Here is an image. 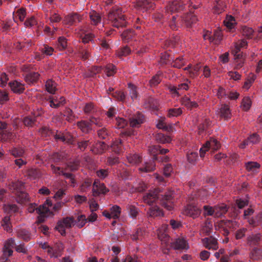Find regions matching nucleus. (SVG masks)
Segmentation results:
<instances>
[{
  "mask_svg": "<svg viewBox=\"0 0 262 262\" xmlns=\"http://www.w3.org/2000/svg\"><path fill=\"white\" fill-rule=\"evenodd\" d=\"M198 19L196 16L192 14H187L183 17H179L178 16H173L172 20L169 23L170 27L173 29H177L178 27L186 25L187 27L191 26V25L195 23Z\"/></svg>",
  "mask_w": 262,
  "mask_h": 262,
  "instance_id": "1",
  "label": "nucleus"
},
{
  "mask_svg": "<svg viewBox=\"0 0 262 262\" xmlns=\"http://www.w3.org/2000/svg\"><path fill=\"white\" fill-rule=\"evenodd\" d=\"M35 204H30L28 207L27 210L28 212L32 213L35 211L37 213L40 215L39 220L40 222L43 221L41 219L42 217H47L52 213L49 207H51V200L47 199L46 202L39 207L37 208Z\"/></svg>",
  "mask_w": 262,
  "mask_h": 262,
  "instance_id": "2",
  "label": "nucleus"
},
{
  "mask_svg": "<svg viewBox=\"0 0 262 262\" xmlns=\"http://www.w3.org/2000/svg\"><path fill=\"white\" fill-rule=\"evenodd\" d=\"M108 18L114 27L119 28L126 26V21L124 15L122 13V11L120 8L118 7L114 8L110 12Z\"/></svg>",
  "mask_w": 262,
  "mask_h": 262,
  "instance_id": "3",
  "label": "nucleus"
},
{
  "mask_svg": "<svg viewBox=\"0 0 262 262\" xmlns=\"http://www.w3.org/2000/svg\"><path fill=\"white\" fill-rule=\"evenodd\" d=\"M23 186V183L20 181L12 183L10 185V189L15 191L17 202L19 203H23L29 201L28 194L22 191Z\"/></svg>",
  "mask_w": 262,
  "mask_h": 262,
  "instance_id": "4",
  "label": "nucleus"
},
{
  "mask_svg": "<svg viewBox=\"0 0 262 262\" xmlns=\"http://www.w3.org/2000/svg\"><path fill=\"white\" fill-rule=\"evenodd\" d=\"M42 249L46 250V252L51 257H57L61 255V251L63 249V246L61 243H58L54 247H50L47 243H40Z\"/></svg>",
  "mask_w": 262,
  "mask_h": 262,
  "instance_id": "5",
  "label": "nucleus"
},
{
  "mask_svg": "<svg viewBox=\"0 0 262 262\" xmlns=\"http://www.w3.org/2000/svg\"><path fill=\"white\" fill-rule=\"evenodd\" d=\"M220 146V143L216 139H210L200 148V152L201 157H204L205 153L209 150L211 149L213 151H214L219 149Z\"/></svg>",
  "mask_w": 262,
  "mask_h": 262,
  "instance_id": "6",
  "label": "nucleus"
},
{
  "mask_svg": "<svg viewBox=\"0 0 262 262\" xmlns=\"http://www.w3.org/2000/svg\"><path fill=\"white\" fill-rule=\"evenodd\" d=\"M205 40H208L210 42H213L215 44H218L222 39V33L220 29H217L214 31L213 33L208 31L203 35Z\"/></svg>",
  "mask_w": 262,
  "mask_h": 262,
  "instance_id": "7",
  "label": "nucleus"
},
{
  "mask_svg": "<svg viewBox=\"0 0 262 262\" xmlns=\"http://www.w3.org/2000/svg\"><path fill=\"white\" fill-rule=\"evenodd\" d=\"M74 225V221L72 217H67L62 221H59L56 227V229L61 235H63L66 233V229L69 228Z\"/></svg>",
  "mask_w": 262,
  "mask_h": 262,
  "instance_id": "8",
  "label": "nucleus"
},
{
  "mask_svg": "<svg viewBox=\"0 0 262 262\" xmlns=\"http://www.w3.org/2000/svg\"><path fill=\"white\" fill-rule=\"evenodd\" d=\"M172 191H168L162 197L161 200V205L168 210L173 209V202L172 201L173 198Z\"/></svg>",
  "mask_w": 262,
  "mask_h": 262,
  "instance_id": "9",
  "label": "nucleus"
},
{
  "mask_svg": "<svg viewBox=\"0 0 262 262\" xmlns=\"http://www.w3.org/2000/svg\"><path fill=\"white\" fill-rule=\"evenodd\" d=\"M184 213L186 215L194 219L199 216L201 213L200 207L192 204L188 205L184 210Z\"/></svg>",
  "mask_w": 262,
  "mask_h": 262,
  "instance_id": "10",
  "label": "nucleus"
},
{
  "mask_svg": "<svg viewBox=\"0 0 262 262\" xmlns=\"http://www.w3.org/2000/svg\"><path fill=\"white\" fill-rule=\"evenodd\" d=\"M168 225L166 224L162 225L157 230V235L159 239L162 244L167 245L170 242V237L167 233Z\"/></svg>",
  "mask_w": 262,
  "mask_h": 262,
  "instance_id": "11",
  "label": "nucleus"
},
{
  "mask_svg": "<svg viewBox=\"0 0 262 262\" xmlns=\"http://www.w3.org/2000/svg\"><path fill=\"white\" fill-rule=\"evenodd\" d=\"M121 212V208L117 205H114L112 208H111L110 212L108 211L104 210L103 211L102 214L105 217L108 219H117L120 217Z\"/></svg>",
  "mask_w": 262,
  "mask_h": 262,
  "instance_id": "12",
  "label": "nucleus"
},
{
  "mask_svg": "<svg viewBox=\"0 0 262 262\" xmlns=\"http://www.w3.org/2000/svg\"><path fill=\"white\" fill-rule=\"evenodd\" d=\"M171 246L176 250H187L189 247L184 238H179L171 243Z\"/></svg>",
  "mask_w": 262,
  "mask_h": 262,
  "instance_id": "13",
  "label": "nucleus"
},
{
  "mask_svg": "<svg viewBox=\"0 0 262 262\" xmlns=\"http://www.w3.org/2000/svg\"><path fill=\"white\" fill-rule=\"evenodd\" d=\"M161 195L159 193L158 190H155L154 192L150 191L143 196V200L145 203L151 205L152 203L155 202L157 199H160ZM163 196V195H161Z\"/></svg>",
  "mask_w": 262,
  "mask_h": 262,
  "instance_id": "14",
  "label": "nucleus"
},
{
  "mask_svg": "<svg viewBox=\"0 0 262 262\" xmlns=\"http://www.w3.org/2000/svg\"><path fill=\"white\" fill-rule=\"evenodd\" d=\"M145 121L143 115L140 113H137L130 118V125L133 127H138Z\"/></svg>",
  "mask_w": 262,
  "mask_h": 262,
  "instance_id": "15",
  "label": "nucleus"
},
{
  "mask_svg": "<svg viewBox=\"0 0 262 262\" xmlns=\"http://www.w3.org/2000/svg\"><path fill=\"white\" fill-rule=\"evenodd\" d=\"M253 210L251 208H248L247 210H245L244 212V218L245 219L248 220L249 223L253 226H256L259 224V223L261 222L262 217L260 216H258L256 217V221L254 220L253 219H250L249 216L253 213Z\"/></svg>",
  "mask_w": 262,
  "mask_h": 262,
  "instance_id": "16",
  "label": "nucleus"
},
{
  "mask_svg": "<svg viewBox=\"0 0 262 262\" xmlns=\"http://www.w3.org/2000/svg\"><path fill=\"white\" fill-rule=\"evenodd\" d=\"M51 168L54 173L64 176L66 178L69 179V182L71 183V185L73 186H75V179L72 174L64 172L59 167H56L53 165H51Z\"/></svg>",
  "mask_w": 262,
  "mask_h": 262,
  "instance_id": "17",
  "label": "nucleus"
},
{
  "mask_svg": "<svg viewBox=\"0 0 262 262\" xmlns=\"http://www.w3.org/2000/svg\"><path fill=\"white\" fill-rule=\"evenodd\" d=\"M107 190L104 185L100 183L98 181H95L93 184V193L95 196L100 194H105Z\"/></svg>",
  "mask_w": 262,
  "mask_h": 262,
  "instance_id": "18",
  "label": "nucleus"
},
{
  "mask_svg": "<svg viewBox=\"0 0 262 262\" xmlns=\"http://www.w3.org/2000/svg\"><path fill=\"white\" fill-rule=\"evenodd\" d=\"M15 243L13 239L10 238L7 240L3 248V255L5 256H10L12 254L13 248H14Z\"/></svg>",
  "mask_w": 262,
  "mask_h": 262,
  "instance_id": "19",
  "label": "nucleus"
},
{
  "mask_svg": "<svg viewBox=\"0 0 262 262\" xmlns=\"http://www.w3.org/2000/svg\"><path fill=\"white\" fill-rule=\"evenodd\" d=\"M183 3L180 1H175L170 4L167 7V11L171 12L181 11L184 9Z\"/></svg>",
  "mask_w": 262,
  "mask_h": 262,
  "instance_id": "20",
  "label": "nucleus"
},
{
  "mask_svg": "<svg viewBox=\"0 0 262 262\" xmlns=\"http://www.w3.org/2000/svg\"><path fill=\"white\" fill-rule=\"evenodd\" d=\"M188 83H189V82L187 80L186 82L179 84L178 87L170 86L169 87V89L174 95H179L180 94V91L181 90H187L188 89Z\"/></svg>",
  "mask_w": 262,
  "mask_h": 262,
  "instance_id": "21",
  "label": "nucleus"
},
{
  "mask_svg": "<svg viewBox=\"0 0 262 262\" xmlns=\"http://www.w3.org/2000/svg\"><path fill=\"white\" fill-rule=\"evenodd\" d=\"M247 42L245 40H241L236 42L234 45V48L232 51V54L234 56H237L238 58L242 54L240 52L242 48L246 47Z\"/></svg>",
  "mask_w": 262,
  "mask_h": 262,
  "instance_id": "22",
  "label": "nucleus"
},
{
  "mask_svg": "<svg viewBox=\"0 0 262 262\" xmlns=\"http://www.w3.org/2000/svg\"><path fill=\"white\" fill-rule=\"evenodd\" d=\"M204 245L209 249L216 250L217 248V243L214 238L211 237L205 238L203 239Z\"/></svg>",
  "mask_w": 262,
  "mask_h": 262,
  "instance_id": "23",
  "label": "nucleus"
},
{
  "mask_svg": "<svg viewBox=\"0 0 262 262\" xmlns=\"http://www.w3.org/2000/svg\"><path fill=\"white\" fill-rule=\"evenodd\" d=\"M11 90L15 93H23L25 90L24 85L18 81H13L9 83Z\"/></svg>",
  "mask_w": 262,
  "mask_h": 262,
  "instance_id": "24",
  "label": "nucleus"
},
{
  "mask_svg": "<svg viewBox=\"0 0 262 262\" xmlns=\"http://www.w3.org/2000/svg\"><path fill=\"white\" fill-rule=\"evenodd\" d=\"M65 99L63 97H54L50 98V105L51 107L57 108L65 103Z\"/></svg>",
  "mask_w": 262,
  "mask_h": 262,
  "instance_id": "25",
  "label": "nucleus"
},
{
  "mask_svg": "<svg viewBox=\"0 0 262 262\" xmlns=\"http://www.w3.org/2000/svg\"><path fill=\"white\" fill-rule=\"evenodd\" d=\"M246 170L251 174L257 172L260 168V165L256 162H248L245 163Z\"/></svg>",
  "mask_w": 262,
  "mask_h": 262,
  "instance_id": "26",
  "label": "nucleus"
},
{
  "mask_svg": "<svg viewBox=\"0 0 262 262\" xmlns=\"http://www.w3.org/2000/svg\"><path fill=\"white\" fill-rule=\"evenodd\" d=\"M148 214L153 217L164 215L163 211L157 206L151 207L148 211Z\"/></svg>",
  "mask_w": 262,
  "mask_h": 262,
  "instance_id": "27",
  "label": "nucleus"
},
{
  "mask_svg": "<svg viewBox=\"0 0 262 262\" xmlns=\"http://www.w3.org/2000/svg\"><path fill=\"white\" fill-rule=\"evenodd\" d=\"M220 113L221 116L225 119H229L231 118V111L227 105H222L220 108Z\"/></svg>",
  "mask_w": 262,
  "mask_h": 262,
  "instance_id": "28",
  "label": "nucleus"
},
{
  "mask_svg": "<svg viewBox=\"0 0 262 262\" xmlns=\"http://www.w3.org/2000/svg\"><path fill=\"white\" fill-rule=\"evenodd\" d=\"M64 21L66 24L72 25L79 22L80 21V18L77 14H73L67 16Z\"/></svg>",
  "mask_w": 262,
  "mask_h": 262,
  "instance_id": "29",
  "label": "nucleus"
},
{
  "mask_svg": "<svg viewBox=\"0 0 262 262\" xmlns=\"http://www.w3.org/2000/svg\"><path fill=\"white\" fill-rule=\"evenodd\" d=\"M155 169V164L154 161L146 162L143 167L139 168V170L141 173L151 172L154 171Z\"/></svg>",
  "mask_w": 262,
  "mask_h": 262,
  "instance_id": "30",
  "label": "nucleus"
},
{
  "mask_svg": "<svg viewBox=\"0 0 262 262\" xmlns=\"http://www.w3.org/2000/svg\"><path fill=\"white\" fill-rule=\"evenodd\" d=\"M252 105V101L248 96L244 97L241 102L240 107L242 110L248 111Z\"/></svg>",
  "mask_w": 262,
  "mask_h": 262,
  "instance_id": "31",
  "label": "nucleus"
},
{
  "mask_svg": "<svg viewBox=\"0 0 262 262\" xmlns=\"http://www.w3.org/2000/svg\"><path fill=\"white\" fill-rule=\"evenodd\" d=\"M182 104L188 109H192L198 107V105L195 101H192L187 96L184 97L182 99Z\"/></svg>",
  "mask_w": 262,
  "mask_h": 262,
  "instance_id": "32",
  "label": "nucleus"
},
{
  "mask_svg": "<svg viewBox=\"0 0 262 262\" xmlns=\"http://www.w3.org/2000/svg\"><path fill=\"white\" fill-rule=\"evenodd\" d=\"M227 0H216V5L214 7V12L215 13H220L224 10Z\"/></svg>",
  "mask_w": 262,
  "mask_h": 262,
  "instance_id": "33",
  "label": "nucleus"
},
{
  "mask_svg": "<svg viewBox=\"0 0 262 262\" xmlns=\"http://www.w3.org/2000/svg\"><path fill=\"white\" fill-rule=\"evenodd\" d=\"M55 138L57 140H60L69 144L72 143L73 142L72 137L70 134L63 135L61 133L57 134L55 136Z\"/></svg>",
  "mask_w": 262,
  "mask_h": 262,
  "instance_id": "34",
  "label": "nucleus"
},
{
  "mask_svg": "<svg viewBox=\"0 0 262 262\" xmlns=\"http://www.w3.org/2000/svg\"><path fill=\"white\" fill-rule=\"evenodd\" d=\"M256 76L253 74H250L246 78L244 85L243 89L248 90L256 79Z\"/></svg>",
  "mask_w": 262,
  "mask_h": 262,
  "instance_id": "35",
  "label": "nucleus"
},
{
  "mask_svg": "<svg viewBox=\"0 0 262 262\" xmlns=\"http://www.w3.org/2000/svg\"><path fill=\"white\" fill-rule=\"evenodd\" d=\"M225 26L229 29H233L236 25L234 18L231 15H227L224 21Z\"/></svg>",
  "mask_w": 262,
  "mask_h": 262,
  "instance_id": "36",
  "label": "nucleus"
},
{
  "mask_svg": "<svg viewBox=\"0 0 262 262\" xmlns=\"http://www.w3.org/2000/svg\"><path fill=\"white\" fill-rule=\"evenodd\" d=\"M128 162L132 165H136L141 162V157L137 154H129L126 156Z\"/></svg>",
  "mask_w": 262,
  "mask_h": 262,
  "instance_id": "37",
  "label": "nucleus"
},
{
  "mask_svg": "<svg viewBox=\"0 0 262 262\" xmlns=\"http://www.w3.org/2000/svg\"><path fill=\"white\" fill-rule=\"evenodd\" d=\"M38 77L39 74L37 73H30L26 75L25 80L29 84H31L35 82Z\"/></svg>",
  "mask_w": 262,
  "mask_h": 262,
  "instance_id": "38",
  "label": "nucleus"
},
{
  "mask_svg": "<svg viewBox=\"0 0 262 262\" xmlns=\"http://www.w3.org/2000/svg\"><path fill=\"white\" fill-rule=\"evenodd\" d=\"M200 69V66L199 64H197L193 67H192L191 66H188L184 69L185 70L188 71L189 74L191 77L197 76Z\"/></svg>",
  "mask_w": 262,
  "mask_h": 262,
  "instance_id": "39",
  "label": "nucleus"
},
{
  "mask_svg": "<svg viewBox=\"0 0 262 262\" xmlns=\"http://www.w3.org/2000/svg\"><path fill=\"white\" fill-rule=\"evenodd\" d=\"M227 211L226 206L224 204L215 206V217H220L225 214Z\"/></svg>",
  "mask_w": 262,
  "mask_h": 262,
  "instance_id": "40",
  "label": "nucleus"
},
{
  "mask_svg": "<svg viewBox=\"0 0 262 262\" xmlns=\"http://www.w3.org/2000/svg\"><path fill=\"white\" fill-rule=\"evenodd\" d=\"M156 140L162 144L169 143L172 140L170 136L164 135L162 134H158L156 135Z\"/></svg>",
  "mask_w": 262,
  "mask_h": 262,
  "instance_id": "41",
  "label": "nucleus"
},
{
  "mask_svg": "<svg viewBox=\"0 0 262 262\" xmlns=\"http://www.w3.org/2000/svg\"><path fill=\"white\" fill-rule=\"evenodd\" d=\"M105 148V145L104 142H99L96 144L95 147L91 149V150L95 154H99L103 152Z\"/></svg>",
  "mask_w": 262,
  "mask_h": 262,
  "instance_id": "42",
  "label": "nucleus"
},
{
  "mask_svg": "<svg viewBox=\"0 0 262 262\" xmlns=\"http://www.w3.org/2000/svg\"><path fill=\"white\" fill-rule=\"evenodd\" d=\"M46 88V90L51 94H54L57 90L56 83L50 79L47 81Z\"/></svg>",
  "mask_w": 262,
  "mask_h": 262,
  "instance_id": "43",
  "label": "nucleus"
},
{
  "mask_svg": "<svg viewBox=\"0 0 262 262\" xmlns=\"http://www.w3.org/2000/svg\"><path fill=\"white\" fill-rule=\"evenodd\" d=\"M10 220V217L6 216L3 219L2 222V226L3 227L4 229L8 232L10 231L12 228Z\"/></svg>",
  "mask_w": 262,
  "mask_h": 262,
  "instance_id": "44",
  "label": "nucleus"
},
{
  "mask_svg": "<svg viewBox=\"0 0 262 262\" xmlns=\"http://www.w3.org/2000/svg\"><path fill=\"white\" fill-rule=\"evenodd\" d=\"M90 17L92 23L96 25L101 21V17L98 13L95 11H93L90 14Z\"/></svg>",
  "mask_w": 262,
  "mask_h": 262,
  "instance_id": "45",
  "label": "nucleus"
},
{
  "mask_svg": "<svg viewBox=\"0 0 262 262\" xmlns=\"http://www.w3.org/2000/svg\"><path fill=\"white\" fill-rule=\"evenodd\" d=\"M78 126L80 128L81 131L83 133H88L91 129V125L90 123L86 122L85 121L79 122L77 123Z\"/></svg>",
  "mask_w": 262,
  "mask_h": 262,
  "instance_id": "46",
  "label": "nucleus"
},
{
  "mask_svg": "<svg viewBox=\"0 0 262 262\" xmlns=\"http://www.w3.org/2000/svg\"><path fill=\"white\" fill-rule=\"evenodd\" d=\"M212 228V225L210 221H206L204 223L202 229L201 231L203 233H205L206 234H208L211 232V230Z\"/></svg>",
  "mask_w": 262,
  "mask_h": 262,
  "instance_id": "47",
  "label": "nucleus"
},
{
  "mask_svg": "<svg viewBox=\"0 0 262 262\" xmlns=\"http://www.w3.org/2000/svg\"><path fill=\"white\" fill-rule=\"evenodd\" d=\"M26 16L25 10L23 9H18L15 14L13 13V19L16 21L18 18L20 21H23Z\"/></svg>",
  "mask_w": 262,
  "mask_h": 262,
  "instance_id": "48",
  "label": "nucleus"
},
{
  "mask_svg": "<svg viewBox=\"0 0 262 262\" xmlns=\"http://www.w3.org/2000/svg\"><path fill=\"white\" fill-rule=\"evenodd\" d=\"M67 47V39L63 37H60L58 38V42L57 43V48L59 50H62L66 49Z\"/></svg>",
  "mask_w": 262,
  "mask_h": 262,
  "instance_id": "49",
  "label": "nucleus"
},
{
  "mask_svg": "<svg viewBox=\"0 0 262 262\" xmlns=\"http://www.w3.org/2000/svg\"><path fill=\"white\" fill-rule=\"evenodd\" d=\"M128 89H129V94L132 100L137 99L138 94L137 91V88L135 85L132 83H128Z\"/></svg>",
  "mask_w": 262,
  "mask_h": 262,
  "instance_id": "50",
  "label": "nucleus"
},
{
  "mask_svg": "<svg viewBox=\"0 0 262 262\" xmlns=\"http://www.w3.org/2000/svg\"><path fill=\"white\" fill-rule=\"evenodd\" d=\"M162 73L158 72L155 76H153L152 79L149 81V84L151 86H154L158 85L161 81L160 76Z\"/></svg>",
  "mask_w": 262,
  "mask_h": 262,
  "instance_id": "51",
  "label": "nucleus"
},
{
  "mask_svg": "<svg viewBox=\"0 0 262 262\" xmlns=\"http://www.w3.org/2000/svg\"><path fill=\"white\" fill-rule=\"evenodd\" d=\"M204 209V215L205 216H211L214 215L215 213V206L212 207L209 205H205L203 207Z\"/></svg>",
  "mask_w": 262,
  "mask_h": 262,
  "instance_id": "52",
  "label": "nucleus"
},
{
  "mask_svg": "<svg viewBox=\"0 0 262 262\" xmlns=\"http://www.w3.org/2000/svg\"><path fill=\"white\" fill-rule=\"evenodd\" d=\"M127 209L131 217L135 218L137 216L138 214V209L136 207L132 205H128L127 207Z\"/></svg>",
  "mask_w": 262,
  "mask_h": 262,
  "instance_id": "53",
  "label": "nucleus"
},
{
  "mask_svg": "<svg viewBox=\"0 0 262 262\" xmlns=\"http://www.w3.org/2000/svg\"><path fill=\"white\" fill-rule=\"evenodd\" d=\"M145 234V232L143 230L141 229H138L136 233L132 235V239L135 241L137 240H142L144 235Z\"/></svg>",
  "mask_w": 262,
  "mask_h": 262,
  "instance_id": "54",
  "label": "nucleus"
},
{
  "mask_svg": "<svg viewBox=\"0 0 262 262\" xmlns=\"http://www.w3.org/2000/svg\"><path fill=\"white\" fill-rule=\"evenodd\" d=\"M157 127L159 129H162L166 131H170L171 130L172 127L171 126H167L164 121V120H161L159 121V122L157 124Z\"/></svg>",
  "mask_w": 262,
  "mask_h": 262,
  "instance_id": "55",
  "label": "nucleus"
},
{
  "mask_svg": "<svg viewBox=\"0 0 262 262\" xmlns=\"http://www.w3.org/2000/svg\"><path fill=\"white\" fill-rule=\"evenodd\" d=\"M86 222V216L84 215H80L78 216L76 224L78 227L82 228L84 226Z\"/></svg>",
  "mask_w": 262,
  "mask_h": 262,
  "instance_id": "56",
  "label": "nucleus"
},
{
  "mask_svg": "<svg viewBox=\"0 0 262 262\" xmlns=\"http://www.w3.org/2000/svg\"><path fill=\"white\" fill-rule=\"evenodd\" d=\"M27 174L30 178L33 179H35L40 176V174L38 170L36 169L33 168L28 170Z\"/></svg>",
  "mask_w": 262,
  "mask_h": 262,
  "instance_id": "57",
  "label": "nucleus"
},
{
  "mask_svg": "<svg viewBox=\"0 0 262 262\" xmlns=\"http://www.w3.org/2000/svg\"><path fill=\"white\" fill-rule=\"evenodd\" d=\"M160 146L159 145H154L149 147L148 151L149 152L154 155V159L157 160V158L156 156L160 152Z\"/></svg>",
  "mask_w": 262,
  "mask_h": 262,
  "instance_id": "58",
  "label": "nucleus"
},
{
  "mask_svg": "<svg viewBox=\"0 0 262 262\" xmlns=\"http://www.w3.org/2000/svg\"><path fill=\"white\" fill-rule=\"evenodd\" d=\"M234 59L235 60V68L237 69H240L242 68L244 63V60L243 58V55L241 54V55L238 58L237 56H234Z\"/></svg>",
  "mask_w": 262,
  "mask_h": 262,
  "instance_id": "59",
  "label": "nucleus"
},
{
  "mask_svg": "<svg viewBox=\"0 0 262 262\" xmlns=\"http://www.w3.org/2000/svg\"><path fill=\"white\" fill-rule=\"evenodd\" d=\"M104 72L107 76H112L115 73V66L111 64L107 65L104 69Z\"/></svg>",
  "mask_w": 262,
  "mask_h": 262,
  "instance_id": "60",
  "label": "nucleus"
},
{
  "mask_svg": "<svg viewBox=\"0 0 262 262\" xmlns=\"http://www.w3.org/2000/svg\"><path fill=\"white\" fill-rule=\"evenodd\" d=\"M182 113V111L180 108H171L168 111L169 117H177Z\"/></svg>",
  "mask_w": 262,
  "mask_h": 262,
  "instance_id": "61",
  "label": "nucleus"
},
{
  "mask_svg": "<svg viewBox=\"0 0 262 262\" xmlns=\"http://www.w3.org/2000/svg\"><path fill=\"white\" fill-rule=\"evenodd\" d=\"M242 33L244 36H245L248 38H252L253 30L251 28L244 27L242 29Z\"/></svg>",
  "mask_w": 262,
  "mask_h": 262,
  "instance_id": "62",
  "label": "nucleus"
},
{
  "mask_svg": "<svg viewBox=\"0 0 262 262\" xmlns=\"http://www.w3.org/2000/svg\"><path fill=\"white\" fill-rule=\"evenodd\" d=\"M11 154L15 157H21L24 154V150L22 148H14L11 150Z\"/></svg>",
  "mask_w": 262,
  "mask_h": 262,
  "instance_id": "63",
  "label": "nucleus"
},
{
  "mask_svg": "<svg viewBox=\"0 0 262 262\" xmlns=\"http://www.w3.org/2000/svg\"><path fill=\"white\" fill-rule=\"evenodd\" d=\"M127 124L126 120L122 118H116V125L118 128H121L124 127Z\"/></svg>",
  "mask_w": 262,
  "mask_h": 262,
  "instance_id": "64",
  "label": "nucleus"
}]
</instances>
